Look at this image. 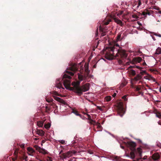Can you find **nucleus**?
Wrapping results in <instances>:
<instances>
[{"mask_svg": "<svg viewBox=\"0 0 161 161\" xmlns=\"http://www.w3.org/2000/svg\"><path fill=\"white\" fill-rule=\"evenodd\" d=\"M78 70V68L76 64L69 67L66 71L67 74H64L61 80L60 79H58L56 82V86L59 88H62L64 89L62 87L61 81H63V84L65 88L70 91H73L74 92L76 93L79 96H81L84 92L88 91L89 89L90 84L86 83L81 86H80V81H74L71 83L73 87H70L71 81L70 79L71 77L70 76H73L74 73L73 72H75Z\"/></svg>", "mask_w": 161, "mask_h": 161, "instance_id": "f257e3e1", "label": "nucleus"}, {"mask_svg": "<svg viewBox=\"0 0 161 161\" xmlns=\"http://www.w3.org/2000/svg\"><path fill=\"white\" fill-rule=\"evenodd\" d=\"M108 51L105 55V58L108 60L113 59L114 58L118 57V58H126L127 55L125 51L123 49H117L115 46L109 47L108 48Z\"/></svg>", "mask_w": 161, "mask_h": 161, "instance_id": "f03ea898", "label": "nucleus"}, {"mask_svg": "<svg viewBox=\"0 0 161 161\" xmlns=\"http://www.w3.org/2000/svg\"><path fill=\"white\" fill-rule=\"evenodd\" d=\"M127 145L131 151L130 153V156L132 159L134 158L136 155L140 157H142V150L140 147L136 149V144L135 142H128Z\"/></svg>", "mask_w": 161, "mask_h": 161, "instance_id": "7ed1b4c3", "label": "nucleus"}, {"mask_svg": "<svg viewBox=\"0 0 161 161\" xmlns=\"http://www.w3.org/2000/svg\"><path fill=\"white\" fill-rule=\"evenodd\" d=\"M77 152L74 150H71L67 151L66 153H63L61 156V157L63 159L69 158L72 156L73 155L75 154Z\"/></svg>", "mask_w": 161, "mask_h": 161, "instance_id": "20e7f679", "label": "nucleus"}, {"mask_svg": "<svg viewBox=\"0 0 161 161\" xmlns=\"http://www.w3.org/2000/svg\"><path fill=\"white\" fill-rule=\"evenodd\" d=\"M118 111L119 113V115L121 117H122L123 115L124 114V108L123 107V105L122 104H120L118 106Z\"/></svg>", "mask_w": 161, "mask_h": 161, "instance_id": "39448f33", "label": "nucleus"}, {"mask_svg": "<svg viewBox=\"0 0 161 161\" xmlns=\"http://www.w3.org/2000/svg\"><path fill=\"white\" fill-rule=\"evenodd\" d=\"M53 97L56 100L64 105L66 104V103L63 99L54 96H53Z\"/></svg>", "mask_w": 161, "mask_h": 161, "instance_id": "423d86ee", "label": "nucleus"}, {"mask_svg": "<svg viewBox=\"0 0 161 161\" xmlns=\"http://www.w3.org/2000/svg\"><path fill=\"white\" fill-rule=\"evenodd\" d=\"M27 151H28V153L29 155L31 156H33V153H35V151L31 147H28L27 149Z\"/></svg>", "mask_w": 161, "mask_h": 161, "instance_id": "0eeeda50", "label": "nucleus"}, {"mask_svg": "<svg viewBox=\"0 0 161 161\" xmlns=\"http://www.w3.org/2000/svg\"><path fill=\"white\" fill-rule=\"evenodd\" d=\"M147 75L144 77V78L145 79L149 80H152L154 82L156 81V80L151 75H149L148 74H147Z\"/></svg>", "mask_w": 161, "mask_h": 161, "instance_id": "6e6552de", "label": "nucleus"}, {"mask_svg": "<svg viewBox=\"0 0 161 161\" xmlns=\"http://www.w3.org/2000/svg\"><path fill=\"white\" fill-rule=\"evenodd\" d=\"M152 158L154 160H157L159 159L160 156L158 153H156L153 155Z\"/></svg>", "mask_w": 161, "mask_h": 161, "instance_id": "1a4fd4ad", "label": "nucleus"}, {"mask_svg": "<svg viewBox=\"0 0 161 161\" xmlns=\"http://www.w3.org/2000/svg\"><path fill=\"white\" fill-rule=\"evenodd\" d=\"M78 78L80 81H81L85 80L86 79V77L85 76L79 73L78 74Z\"/></svg>", "mask_w": 161, "mask_h": 161, "instance_id": "9d476101", "label": "nucleus"}, {"mask_svg": "<svg viewBox=\"0 0 161 161\" xmlns=\"http://www.w3.org/2000/svg\"><path fill=\"white\" fill-rule=\"evenodd\" d=\"M114 19L115 22L117 24H119L121 26H123V23L122 21L121 20L118 19L116 18H114Z\"/></svg>", "mask_w": 161, "mask_h": 161, "instance_id": "9b49d317", "label": "nucleus"}, {"mask_svg": "<svg viewBox=\"0 0 161 161\" xmlns=\"http://www.w3.org/2000/svg\"><path fill=\"white\" fill-rule=\"evenodd\" d=\"M133 60L135 62L139 63L142 60V59L140 57H137L134 58Z\"/></svg>", "mask_w": 161, "mask_h": 161, "instance_id": "f8f14e48", "label": "nucleus"}, {"mask_svg": "<svg viewBox=\"0 0 161 161\" xmlns=\"http://www.w3.org/2000/svg\"><path fill=\"white\" fill-rule=\"evenodd\" d=\"M142 77V75L140 74H138L133 79V80L135 81H137L141 79Z\"/></svg>", "mask_w": 161, "mask_h": 161, "instance_id": "ddd939ff", "label": "nucleus"}, {"mask_svg": "<svg viewBox=\"0 0 161 161\" xmlns=\"http://www.w3.org/2000/svg\"><path fill=\"white\" fill-rule=\"evenodd\" d=\"M37 134L40 136H43L44 135V132L42 130H37L36 131Z\"/></svg>", "mask_w": 161, "mask_h": 161, "instance_id": "4468645a", "label": "nucleus"}, {"mask_svg": "<svg viewBox=\"0 0 161 161\" xmlns=\"http://www.w3.org/2000/svg\"><path fill=\"white\" fill-rule=\"evenodd\" d=\"M150 13L147 9L145 10L142 13V15L146 16L147 15H150Z\"/></svg>", "mask_w": 161, "mask_h": 161, "instance_id": "2eb2a0df", "label": "nucleus"}, {"mask_svg": "<svg viewBox=\"0 0 161 161\" xmlns=\"http://www.w3.org/2000/svg\"><path fill=\"white\" fill-rule=\"evenodd\" d=\"M19 150V148H15V150L14 151V154L15 156V160H17L18 158V154Z\"/></svg>", "mask_w": 161, "mask_h": 161, "instance_id": "dca6fc26", "label": "nucleus"}, {"mask_svg": "<svg viewBox=\"0 0 161 161\" xmlns=\"http://www.w3.org/2000/svg\"><path fill=\"white\" fill-rule=\"evenodd\" d=\"M72 112L74 113L75 115L79 116L80 118L83 119L82 118V115L81 114H79L77 110H72Z\"/></svg>", "mask_w": 161, "mask_h": 161, "instance_id": "f3484780", "label": "nucleus"}, {"mask_svg": "<svg viewBox=\"0 0 161 161\" xmlns=\"http://www.w3.org/2000/svg\"><path fill=\"white\" fill-rule=\"evenodd\" d=\"M84 67L85 71L87 74V75H88L90 72V70H89L88 69V65H86V64H85V65Z\"/></svg>", "mask_w": 161, "mask_h": 161, "instance_id": "a211bd4d", "label": "nucleus"}, {"mask_svg": "<svg viewBox=\"0 0 161 161\" xmlns=\"http://www.w3.org/2000/svg\"><path fill=\"white\" fill-rule=\"evenodd\" d=\"M110 19H109L108 20L106 21H103L102 24L103 25H108L109 22L111 21Z\"/></svg>", "mask_w": 161, "mask_h": 161, "instance_id": "6ab92c4d", "label": "nucleus"}, {"mask_svg": "<svg viewBox=\"0 0 161 161\" xmlns=\"http://www.w3.org/2000/svg\"><path fill=\"white\" fill-rule=\"evenodd\" d=\"M161 53V48L158 47L156 50V52L155 53V54H159Z\"/></svg>", "mask_w": 161, "mask_h": 161, "instance_id": "aec40b11", "label": "nucleus"}, {"mask_svg": "<svg viewBox=\"0 0 161 161\" xmlns=\"http://www.w3.org/2000/svg\"><path fill=\"white\" fill-rule=\"evenodd\" d=\"M121 34L119 33L116 37L117 42H118L119 41H120L121 40Z\"/></svg>", "mask_w": 161, "mask_h": 161, "instance_id": "412c9836", "label": "nucleus"}, {"mask_svg": "<svg viewBox=\"0 0 161 161\" xmlns=\"http://www.w3.org/2000/svg\"><path fill=\"white\" fill-rule=\"evenodd\" d=\"M142 68L141 67L140 68L141 69L140 70L141 71V72H140V74H141L142 75H143L144 74H147V73L146 70H142Z\"/></svg>", "mask_w": 161, "mask_h": 161, "instance_id": "4be33fe9", "label": "nucleus"}, {"mask_svg": "<svg viewBox=\"0 0 161 161\" xmlns=\"http://www.w3.org/2000/svg\"><path fill=\"white\" fill-rule=\"evenodd\" d=\"M99 30L100 31L103 32L101 35V36H103L105 35V32H103V29L101 27V25L99 26Z\"/></svg>", "mask_w": 161, "mask_h": 161, "instance_id": "5701e85b", "label": "nucleus"}, {"mask_svg": "<svg viewBox=\"0 0 161 161\" xmlns=\"http://www.w3.org/2000/svg\"><path fill=\"white\" fill-rule=\"evenodd\" d=\"M27 156H25V154H24L23 156L21 157L20 159H21L25 160V161H27Z\"/></svg>", "mask_w": 161, "mask_h": 161, "instance_id": "b1692460", "label": "nucleus"}, {"mask_svg": "<svg viewBox=\"0 0 161 161\" xmlns=\"http://www.w3.org/2000/svg\"><path fill=\"white\" fill-rule=\"evenodd\" d=\"M129 73L133 76H134L136 75L135 71L133 69H131L129 71Z\"/></svg>", "mask_w": 161, "mask_h": 161, "instance_id": "393cba45", "label": "nucleus"}, {"mask_svg": "<svg viewBox=\"0 0 161 161\" xmlns=\"http://www.w3.org/2000/svg\"><path fill=\"white\" fill-rule=\"evenodd\" d=\"M135 88H136V91H139L141 90L142 87L140 85H139V86H136Z\"/></svg>", "mask_w": 161, "mask_h": 161, "instance_id": "a878e982", "label": "nucleus"}, {"mask_svg": "<svg viewBox=\"0 0 161 161\" xmlns=\"http://www.w3.org/2000/svg\"><path fill=\"white\" fill-rule=\"evenodd\" d=\"M97 129H99V130H102V126H101L100 123H97Z\"/></svg>", "mask_w": 161, "mask_h": 161, "instance_id": "bb28decb", "label": "nucleus"}, {"mask_svg": "<svg viewBox=\"0 0 161 161\" xmlns=\"http://www.w3.org/2000/svg\"><path fill=\"white\" fill-rule=\"evenodd\" d=\"M34 147L36 148V149L37 150H38V151L40 152H42L41 151H40V150L41 149V148L40 147H39L37 145H35L34 146Z\"/></svg>", "mask_w": 161, "mask_h": 161, "instance_id": "cd10ccee", "label": "nucleus"}, {"mask_svg": "<svg viewBox=\"0 0 161 161\" xmlns=\"http://www.w3.org/2000/svg\"><path fill=\"white\" fill-rule=\"evenodd\" d=\"M43 122L42 121H39L37 122V125L39 127H42L43 125Z\"/></svg>", "mask_w": 161, "mask_h": 161, "instance_id": "c85d7f7f", "label": "nucleus"}, {"mask_svg": "<svg viewBox=\"0 0 161 161\" xmlns=\"http://www.w3.org/2000/svg\"><path fill=\"white\" fill-rule=\"evenodd\" d=\"M46 100L47 102L50 103L53 102V99L52 98H46Z\"/></svg>", "mask_w": 161, "mask_h": 161, "instance_id": "c756f323", "label": "nucleus"}, {"mask_svg": "<svg viewBox=\"0 0 161 161\" xmlns=\"http://www.w3.org/2000/svg\"><path fill=\"white\" fill-rule=\"evenodd\" d=\"M129 68H137V69H141L140 68H141V67L139 66H137L136 65H133V66H130L129 67Z\"/></svg>", "mask_w": 161, "mask_h": 161, "instance_id": "7c9ffc66", "label": "nucleus"}, {"mask_svg": "<svg viewBox=\"0 0 161 161\" xmlns=\"http://www.w3.org/2000/svg\"><path fill=\"white\" fill-rule=\"evenodd\" d=\"M150 71L153 72L154 74H156L158 72V71L155 69H149Z\"/></svg>", "mask_w": 161, "mask_h": 161, "instance_id": "2f4dec72", "label": "nucleus"}, {"mask_svg": "<svg viewBox=\"0 0 161 161\" xmlns=\"http://www.w3.org/2000/svg\"><path fill=\"white\" fill-rule=\"evenodd\" d=\"M105 99L106 101L107 102H108L111 100V97L110 96H107L105 97Z\"/></svg>", "mask_w": 161, "mask_h": 161, "instance_id": "473e14b6", "label": "nucleus"}, {"mask_svg": "<svg viewBox=\"0 0 161 161\" xmlns=\"http://www.w3.org/2000/svg\"><path fill=\"white\" fill-rule=\"evenodd\" d=\"M127 96V95H125L122 97V98L124 100V101H127V98H126Z\"/></svg>", "mask_w": 161, "mask_h": 161, "instance_id": "72a5a7b5", "label": "nucleus"}, {"mask_svg": "<svg viewBox=\"0 0 161 161\" xmlns=\"http://www.w3.org/2000/svg\"><path fill=\"white\" fill-rule=\"evenodd\" d=\"M140 158H137L136 160H133L132 161H142V158L141 157H139Z\"/></svg>", "mask_w": 161, "mask_h": 161, "instance_id": "f704fd0d", "label": "nucleus"}, {"mask_svg": "<svg viewBox=\"0 0 161 161\" xmlns=\"http://www.w3.org/2000/svg\"><path fill=\"white\" fill-rule=\"evenodd\" d=\"M45 127L46 128H48L50 127V125L49 124H45L44 125Z\"/></svg>", "mask_w": 161, "mask_h": 161, "instance_id": "c9c22d12", "label": "nucleus"}, {"mask_svg": "<svg viewBox=\"0 0 161 161\" xmlns=\"http://www.w3.org/2000/svg\"><path fill=\"white\" fill-rule=\"evenodd\" d=\"M86 115H87V117H88V119L89 120H91L92 121V119L91 118V117L90 115L89 114H87Z\"/></svg>", "mask_w": 161, "mask_h": 161, "instance_id": "e433bc0d", "label": "nucleus"}, {"mask_svg": "<svg viewBox=\"0 0 161 161\" xmlns=\"http://www.w3.org/2000/svg\"><path fill=\"white\" fill-rule=\"evenodd\" d=\"M59 142L62 144H65V141L63 140H60L59 141Z\"/></svg>", "mask_w": 161, "mask_h": 161, "instance_id": "4c0bfd02", "label": "nucleus"}, {"mask_svg": "<svg viewBox=\"0 0 161 161\" xmlns=\"http://www.w3.org/2000/svg\"><path fill=\"white\" fill-rule=\"evenodd\" d=\"M154 35L156 36H158L159 37H161V35L159 34H157L156 33H154Z\"/></svg>", "mask_w": 161, "mask_h": 161, "instance_id": "58836bf2", "label": "nucleus"}, {"mask_svg": "<svg viewBox=\"0 0 161 161\" xmlns=\"http://www.w3.org/2000/svg\"><path fill=\"white\" fill-rule=\"evenodd\" d=\"M90 120V122H89V123H90V124H93V123H95V124H96V121H94V120H93L92 119V121L91 120Z\"/></svg>", "mask_w": 161, "mask_h": 161, "instance_id": "ea45409f", "label": "nucleus"}, {"mask_svg": "<svg viewBox=\"0 0 161 161\" xmlns=\"http://www.w3.org/2000/svg\"><path fill=\"white\" fill-rule=\"evenodd\" d=\"M132 17L134 18H135V19H137L138 18V16L136 15H135V14H133L132 15Z\"/></svg>", "mask_w": 161, "mask_h": 161, "instance_id": "a19ab883", "label": "nucleus"}, {"mask_svg": "<svg viewBox=\"0 0 161 161\" xmlns=\"http://www.w3.org/2000/svg\"><path fill=\"white\" fill-rule=\"evenodd\" d=\"M20 147L22 148H24L25 147L24 144H21L19 145Z\"/></svg>", "mask_w": 161, "mask_h": 161, "instance_id": "79ce46f5", "label": "nucleus"}, {"mask_svg": "<svg viewBox=\"0 0 161 161\" xmlns=\"http://www.w3.org/2000/svg\"><path fill=\"white\" fill-rule=\"evenodd\" d=\"M98 35V28L97 29L96 31V36H97Z\"/></svg>", "mask_w": 161, "mask_h": 161, "instance_id": "37998d69", "label": "nucleus"}, {"mask_svg": "<svg viewBox=\"0 0 161 161\" xmlns=\"http://www.w3.org/2000/svg\"><path fill=\"white\" fill-rule=\"evenodd\" d=\"M141 4V2L140 0H139L138 1V5L137 6V7L138 8Z\"/></svg>", "mask_w": 161, "mask_h": 161, "instance_id": "c03bdc74", "label": "nucleus"}, {"mask_svg": "<svg viewBox=\"0 0 161 161\" xmlns=\"http://www.w3.org/2000/svg\"><path fill=\"white\" fill-rule=\"evenodd\" d=\"M46 109L47 111H50V108L48 107V106H46Z\"/></svg>", "mask_w": 161, "mask_h": 161, "instance_id": "a18cd8bd", "label": "nucleus"}, {"mask_svg": "<svg viewBox=\"0 0 161 161\" xmlns=\"http://www.w3.org/2000/svg\"><path fill=\"white\" fill-rule=\"evenodd\" d=\"M114 158L116 161H118L119 159V158L117 156L115 157Z\"/></svg>", "mask_w": 161, "mask_h": 161, "instance_id": "49530a36", "label": "nucleus"}, {"mask_svg": "<svg viewBox=\"0 0 161 161\" xmlns=\"http://www.w3.org/2000/svg\"><path fill=\"white\" fill-rule=\"evenodd\" d=\"M97 108L99 110H100L101 111L102 110V108H101V107H100V106H97Z\"/></svg>", "mask_w": 161, "mask_h": 161, "instance_id": "de8ad7c7", "label": "nucleus"}, {"mask_svg": "<svg viewBox=\"0 0 161 161\" xmlns=\"http://www.w3.org/2000/svg\"><path fill=\"white\" fill-rule=\"evenodd\" d=\"M53 92L54 93L53 94H54L55 95L59 96L58 93L56 92Z\"/></svg>", "mask_w": 161, "mask_h": 161, "instance_id": "09e8293b", "label": "nucleus"}, {"mask_svg": "<svg viewBox=\"0 0 161 161\" xmlns=\"http://www.w3.org/2000/svg\"><path fill=\"white\" fill-rule=\"evenodd\" d=\"M43 152H42V153L44 154H46L47 153L46 152V151L45 150H43Z\"/></svg>", "mask_w": 161, "mask_h": 161, "instance_id": "8fccbe9b", "label": "nucleus"}, {"mask_svg": "<svg viewBox=\"0 0 161 161\" xmlns=\"http://www.w3.org/2000/svg\"><path fill=\"white\" fill-rule=\"evenodd\" d=\"M116 95V93H114V94L112 96L113 97H115Z\"/></svg>", "mask_w": 161, "mask_h": 161, "instance_id": "3c124183", "label": "nucleus"}, {"mask_svg": "<svg viewBox=\"0 0 161 161\" xmlns=\"http://www.w3.org/2000/svg\"><path fill=\"white\" fill-rule=\"evenodd\" d=\"M157 117L159 118H161V114H159L157 115Z\"/></svg>", "mask_w": 161, "mask_h": 161, "instance_id": "603ef678", "label": "nucleus"}, {"mask_svg": "<svg viewBox=\"0 0 161 161\" xmlns=\"http://www.w3.org/2000/svg\"><path fill=\"white\" fill-rule=\"evenodd\" d=\"M157 145L158 147H159L161 146V144L160 143L158 144Z\"/></svg>", "mask_w": 161, "mask_h": 161, "instance_id": "864d4df0", "label": "nucleus"}, {"mask_svg": "<svg viewBox=\"0 0 161 161\" xmlns=\"http://www.w3.org/2000/svg\"><path fill=\"white\" fill-rule=\"evenodd\" d=\"M47 160L49 161H52L51 158L50 157H49V159Z\"/></svg>", "mask_w": 161, "mask_h": 161, "instance_id": "5fc2aeb1", "label": "nucleus"}, {"mask_svg": "<svg viewBox=\"0 0 161 161\" xmlns=\"http://www.w3.org/2000/svg\"><path fill=\"white\" fill-rule=\"evenodd\" d=\"M138 52L139 54H141L142 53V52L139 50H138Z\"/></svg>", "mask_w": 161, "mask_h": 161, "instance_id": "6e6d98bb", "label": "nucleus"}, {"mask_svg": "<svg viewBox=\"0 0 161 161\" xmlns=\"http://www.w3.org/2000/svg\"><path fill=\"white\" fill-rule=\"evenodd\" d=\"M143 66H145V65H146V63L145 62H144L143 63Z\"/></svg>", "mask_w": 161, "mask_h": 161, "instance_id": "4d7b16f0", "label": "nucleus"}, {"mask_svg": "<svg viewBox=\"0 0 161 161\" xmlns=\"http://www.w3.org/2000/svg\"><path fill=\"white\" fill-rule=\"evenodd\" d=\"M147 158V157L146 156H144V157H143V159H145L146 158Z\"/></svg>", "mask_w": 161, "mask_h": 161, "instance_id": "13d9d810", "label": "nucleus"}, {"mask_svg": "<svg viewBox=\"0 0 161 161\" xmlns=\"http://www.w3.org/2000/svg\"><path fill=\"white\" fill-rule=\"evenodd\" d=\"M121 147L122 148V149H124V146H121Z\"/></svg>", "mask_w": 161, "mask_h": 161, "instance_id": "bf43d9fd", "label": "nucleus"}, {"mask_svg": "<svg viewBox=\"0 0 161 161\" xmlns=\"http://www.w3.org/2000/svg\"><path fill=\"white\" fill-rule=\"evenodd\" d=\"M123 11H121L120 12V14H123Z\"/></svg>", "mask_w": 161, "mask_h": 161, "instance_id": "052dcab7", "label": "nucleus"}, {"mask_svg": "<svg viewBox=\"0 0 161 161\" xmlns=\"http://www.w3.org/2000/svg\"><path fill=\"white\" fill-rule=\"evenodd\" d=\"M158 12L159 13L161 14V11H159Z\"/></svg>", "mask_w": 161, "mask_h": 161, "instance_id": "680f3d73", "label": "nucleus"}, {"mask_svg": "<svg viewBox=\"0 0 161 161\" xmlns=\"http://www.w3.org/2000/svg\"><path fill=\"white\" fill-rule=\"evenodd\" d=\"M159 91L160 92H161V87H160V89H159Z\"/></svg>", "mask_w": 161, "mask_h": 161, "instance_id": "e2e57ef3", "label": "nucleus"}, {"mask_svg": "<svg viewBox=\"0 0 161 161\" xmlns=\"http://www.w3.org/2000/svg\"><path fill=\"white\" fill-rule=\"evenodd\" d=\"M153 39L154 40H155V39L154 37H152Z\"/></svg>", "mask_w": 161, "mask_h": 161, "instance_id": "0e129e2a", "label": "nucleus"}, {"mask_svg": "<svg viewBox=\"0 0 161 161\" xmlns=\"http://www.w3.org/2000/svg\"><path fill=\"white\" fill-rule=\"evenodd\" d=\"M93 67L94 68H95L96 67V65H94V66H93Z\"/></svg>", "mask_w": 161, "mask_h": 161, "instance_id": "69168bd1", "label": "nucleus"}, {"mask_svg": "<svg viewBox=\"0 0 161 161\" xmlns=\"http://www.w3.org/2000/svg\"><path fill=\"white\" fill-rule=\"evenodd\" d=\"M116 46H117L119 47V45L118 44H117V45H116Z\"/></svg>", "mask_w": 161, "mask_h": 161, "instance_id": "338daca9", "label": "nucleus"}, {"mask_svg": "<svg viewBox=\"0 0 161 161\" xmlns=\"http://www.w3.org/2000/svg\"><path fill=\"white\" fill-rule=\"evenodd\" d=\"M62 151H60V153H59V154L61 153H62Z\"/></svg>", "mask_w": 161, "mask_h": 161, "instance_id": "774afa93", "label": "nucleus"}]
</instances>
